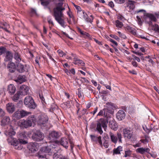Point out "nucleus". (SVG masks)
I'll return each mask as SVG.
<instances>
[{
    "instance_id": "nucleus-64",
    "label": "nucleus",
    "mask_w": 159,
    "mask_h": 159,
    "mask_svg": "<svg viewBox=\"0 0 159 159\" xmlns=\"http://www.w3.org/2000/svg\"><path fill=\"white\" fill-rule=\"evenodd\" d=\"M109 5L111 8H113L114 6V3L112 1H111L109 2Z\"/></svg>"
},
{
    "instance_id": "nucleus-13",
    "label": "nucleus",
    "mask_w": 159,
    "mask_h": 159,
    "mask_svg": "<svg viewBox=\"0 0 159 159\" xmlns=\"http://www.w3.org/2000/svg\"><path fill=\"white\" fill-rule=\"evenodd\" d=\"M69 141L68 139L63 137L61 138L60 140L58 141V142L66 148L67 149L69 146Z\"/></svg>"
},
{
    "instance_id": "nucleus-50",
    "label": "nucleus",
    "mask_w": 159,
    "mask_h": 159,
    "mask_svg": "<svg viewBox=\"0 0 159 159\" xmlns=\"http://www.w3.org/2000/svg\"><path fill=\"white\" fill-rule=\"evenodd\" d=\"M143 15L142 16L139 15V16H136V18L137 19V21L138 22V23L139 25H141L142 23L140 17H141L142 18H143Z\"/></svg>"
},
{
    "instance_id": "nucleus-10",
    "label": "nucleus",
    "mask_w": 159,
    "mask_h": 159,
    "mask_svg": "<svg viewBox=\"0 0 159 159\" xmlns=\"http://www.w3.org/2000/svg\"><path fill=\"white\" fill-rule=\"evenodd\" d=\"M48 118L45 115H41L38 117V123L39 125H44L46 124L48 121Z\"/></svg>"
},
{
    "instance_id": "nucleus-35",
    "label": "nucleus",
    "mask_w": 159,
    "mask_h": 159,
    "mask_svg": "<svg viewBox=\"0 0 159 159\" xmlns=\"http://www.w3.org/2000/svg\"><path fill=\"white\" fill-rule=\"evenodd\" d=\"M152 125L154 126L152 128L151 127V130L154 132L156 131L159 129V123L158 122H154Z\"/></svg>"
},
{
    "instance_id": "nucleus-25",
    "label": "nucleus",
    "mask_w": 159,
    "mask_h": 159,
    "mask_svg": "<svg viewBox=\"0 0 159 159\" xmlns=\"http://www.w3.org/2000/svg\"><path fill=\"white\" fill-rule=\"evenodd\" d=\"M52 155L55 154H57V153L60 150V148L59 146L57 145H53L51 148Z\"/></svg>"
},
{
    "instance_id": "nucleus-54",
    "label": "nucleus",
    "mask_w": 159,
    "mask_h": 159,
    "mask_svg": "<svg viewBox=\"0 0 159 159\" xmlns=\"http://www.w3.org/2000/svg\"><path fill=\"white\" fill-rule=\"evenodd\" d=\"M110 36L112 38H114L117 41H119L120 40V39L117 36L113 35V34H111L110 35Z\"/></svg>"
},
{
    "instance_id": "nucleus-40",
    "label": "nucleus",
    "mask_w": 159,
    "mask_h": 159,
    "mask_svg": "<svg viewBox=\"0 0 159 159\" xmlns=\"http://www.w3.org/2000/svg\"><path fill=\"white\" fill-rule=\"evenodd\" d=\"M149 137L147 135L145 136L144 139H141L140 140L142 143H143L144 144H146L149 142Z\"/></svg>"
},
{
    "instance_id": "nucleus-16",
    "label": "nucleus",
    "mask_w": 159,
    "mask_h": 159,
    "mask_svg": "<svg viewBox=\"0 0 159 159\" xmlns=\"http://www.w3.org/2000/svg\"><path fill=\"white\" fill-rule=\"evenodd\" d=\"M124 136L130 139L133 136V132L132 131L127 129H124L123 130Z\"/></svg>"
},
{
    "instance_id": "nucleus-17",
    "label": "nucleus",
    "mask_w": 159,
    "mask_h": 159,
    "mask_svg": "<svg viewBox=\"0 0 159 159\" xmlns=\"http://www.w3.org/2000/svg\"><path fill=\"white\" fill-rule=\"evenodd\" d=\"M7 111L10 113L13 112L15 110V106L12 103H8L6 105Z\"/></svg>"
},
{
    "instance_id": "nucleus-5",
    "label": "nucleus",
    "mask_w": 159,
    "mask_h": 159,
    "mask_svg": "<svg viewBox=\"0 0 159 159\" xmlns=\"http://www.w3.org/2000/svg\"><path fill=\"white\" fill-rule=\"evenodd\" d=\"M26 137L25 134L24 133H21L20 134L18 140L15 141L13 143V145L16 147L15 148L18 149H21V147H19V146H20L21 144H25L27 143V142L25 140H23L22 139H24Z\"/></svg>"
},
{
    "instance_id": "nucleus-33",
    "label": "nucleus",
    "mask_w": 159,
    "mask_h": 159,
    "mask_svg": "<svg viewBox=\"0 0 159 159\" xmlns=\"http://www.w3.org/2000/svg\"><path fill=\"white\" fill-rule=\"evenodd\" d=\"M74 61L73 63L75 65H81L82 66H84L85 63L84 62L81 60H80L77 57H75L74 58Z\"/></svg>"
},
{
    "instance_id": "nucleus-61",
    "label": "nucleus",
    "mask_w": 159,
    "mask_h": 159,
    "mask_svg": "<svg viewBox=\"0 0 159 159\" xmlns=\"http://www.w3.org/2000/svg\"><path fill=\"white\" fill-rule=\"evenodd\" d=\"M103 113L105 114V112H103V110H101L97 115V116H102L103 115Z\"/></svg>"
},
{
    "instance_id": "nucleus-4",
    "label": "nucleus",
    "mask_w": 159,
    "mask_h": 159,
    "mask_svg": "<svg viewBox=\"0 0 159 159\" xmlns=\"http://www.w3.org/2000/svg\"><path fill=\"white\" fill-rule=\"evenodd\" d=\"M109 120V117H107V119L101 118L97 121V127L96 130L100 134L103 133V131L102 130V127L106 131L107 127V124L108 122V120Z\"/></svg>"
},
{
    "instance_id": "nucleus-39",
    "label": "nucleus",
    "mask_w": 159,
    "mask_h": 159,
    "mask_svg": "<svg viewBox=\"0 0 159 159\" xmlns=\"http://www.w3.org/2000/svg\"><path fill=\"white\" fill-rule=\"evenodd\" d=\"M122 147L121 146H118L116 149H114L113 150V154H120V152L122 151Z\"/></svg>"
},
{
    "instance_id": "nucleus-41",
    "label": "nucleus",
    "mask_w": 159,
    "mask_h": 159,
    "mask_svg": "<svg viewBox=\"0 0 159 159\" xmlns=\"http://www.w3.org/2000/svg\"><path fill=\"white\" fill-rule=\"evenodd\" d=\"M115 23L117 27L121 28L123 26V23L118 20H116Z\"/></svg>"
},
{
    "instance_id": "nucleus-20",
    "label": "nucleus",
    "mask_w": 159,
    "mask_h": 159,
    "mask_svg": "<svg viewBox=\"0 0 159 159\" xmlns=\"http://www.w3.org/2000/svg\"><path fill=\"white\" fill-rule=\"evenodd\" d=\"M16 88L13 84H10L8 86L7 91L11 95L13 94L16 92Z\"/></svg>"
},
{
    "instance_id": "nucleus-57",
    "label": "nucleus",
    "mask_w": 159,
    "mask_h": 159,
    "mask_svg": "<svg viewBox=\"0 0 159 159\" xmlns=\"http://www.w3.org/2000/svg\"><path fill=\"white\" fill-rule=\"evenodd\" d=\"M132 57L134 58V59L135 60H137L138 62H139L140 61V60L139 58L136 56L135 55L133 54L132 55Z\"/></svg>"
},
{
    "instance_id": "nucleus-22",
    "label": "nucleus",
    "mask_w": 159,
    "mask_h": 159,
    "mask_svg": "<svg viewBox=\"0 0 159 159\" xmlns=\"http://www.w3.org/2000/svg\"><path fill=\"white\" fill-rule=\"evenodd\" d=\"M20 126L21 127L26 128L31 127L32 125L26 119V120H23L21 121Z\"/></svg>"
},
{
    "instance_id": "nucleus-3",
    "label": "nucleus",
    "mask_w": 159,
    "mask_h": 159,
    "mask_svg": "<svg viewBox=\"0 0 159 159\" xmlns=\"http://www.w3.org/2000/svg\"><path fill=\"white\" fill-rule=\"evenodd\" d=\"M51 148L49 146L42 147L37 154L36 156L39 159H47V155H52Z\"/></svg>"
},
{
    "instance_id": "nucleus-58",
    "label": "nucleus",
    "mask_w": 159,
    "mask_h": 159,
    "mask_svg": "<svg viewBox=\"0 0 159 159\" xmlns=\"http://www.w3.org/2000/svg\"><path fill=\"white\" fill-rule=\"evenodd\" d=\"M117 3L120 4L123 3L125 2V0H115Z\"/></svg>"
},
{
    "instance_id": "nucleus-34",
    "label": "nucleus",
    "mask_w": 159,
    "mask_h": 159,
    "mask_svg": "<svg viewBox=\"0 0 159 159\" xmlns=\"http://www.w3.org/2000/svg\"><path fill=\"white\" fill-rule=\"evenodd\" d=\"M78 15L80 18H83L85 20L88 17V15L84 11H80L78 12Z\"/></svg>"
},
{
    "instance_id": "nucleus-51",
    "label": "nucleus",
    "mask_w": 159,
    "mask_h": 159,
    "mask_svg": "<svg viewBox=\"0 0 159 159\" xmlns=\"http://www.w3.org/2000/svg\"><path fill=\"white\" fill-rule=\"evenodd\" d=\"M57 52L59 54L60 57H63V56L66 55L65 53H64L62 50L60 49L58 50Z\"/></svg>"
},
{
    "instance_id": "nucleus-8",
    "label": "nucleus",
    "mask_w": 159,
    "mask_h": 159,
    "mask_svg": "<svg viewBox=\"0 0 159 159\" xmlns=\"http://www.w3.org/2000/svg\"><path fill=\"white\" fill-rule=\"evenodd\" d=\"M109 135L110 137L111 141L112 143L116 144L118 140L119 142L122 143V135L120 133H117V135H116L110 132L109 133Z\"/></svg>"
},
{
    "instance_id": "nucleus-42",
    "label": "nucleus",
    "mask_w": 159,
    "mask_h": 159,
    "mask_svg": "<svg viewBox=\"0 0 159 159\" xmlns=\"http://www.w3.org/2000/svg\"><path fill=\"white\" fill-rule=\"evenodd\" d=\"M7 49L5 47L2 46L0 47V56L6 52Z\"/></svg>"
},
{
    "instance_id": "nucleus-29",
    "label": "nucleus",
    "mask_w": 159,
    "mask_h": 159,
    "mask_svg": "<svg viewBox=\"0 0 159 159\" xmlns=\"http://www.w3.org/2000/svg\"><path fill=\"white\" fill-rule=\"evenodd\" d=\"M134 2V1H128V2L126 4L125 7V8L129 7L130 9L132 10L135 7Z\"/></svg>"
},
{
    "instance_id": "nucleus-32",
    "label": "nucleus",
    "mask_w": 159,
    "mask_h": 159,
    "mask_svg": "<svg viewBox=\"0 0 159 159\" xmlns=\"http://www.w3.org/2000/svg\"><path fill=\"white\" fill-rule=\"evenodd\" d=\"M25 77L24 75H19L17 78V79L15 80L17 83L21 84L23 82L25 81Z\"/></svg>"
},
{
    "instance_id": "nucleus-37",
    "label": "nucleus",
    "mask_w": 159,
    "mask_h": 159,
    "mask_svg": "<svg viewBox=\"0 0 159 159\" xmlns=\"http://www.w3.org/2000/svg\"><path fill=\"white\" fill-rule=\"evenodd\" d=\"M126 29L131 34L133 35H135L136 34L135 29L129 26H127L126 27Z\"/></svg>"
},
{
    "instance_id": "nucleus-62",
    "label": "nucleus",
    "mask_w": 159,
    "mask_h": 159,
    "mask_svg": "<svg viewBox=\"0 0 159 159\" xmlns=\"http://www.w3.org/2000/svg\"><path fill=\"white\" fill-rule=\"evenodd\" d=\"M109 40L110 42H111L112 43H114L116 46H117L118 45L117 43L115 41H114V40H113L112 39L110 38L109 39Z\"/></svg>"
},
{
    "instance_id": "nucleus-26",
    "label": "nucleus",
    "mask_w": 159,
    "mask_h": 159,
    "mask_svg": "<svg viewBox=\"0 0 159 159\" xmlns=\"http://www.w3.org/2000/svg\"><path fill=\"white\" fill-rule=\"evenodd\" d=\"M22 95V93L20 91H17L12 97V99L15 102H17Z\"/></svg>"
},
{
    "instance_id": "nucleus-18",
    "label": "nucleus",
    "mask_w": 159,
    "mask_h": 159,
    "mask_svg": "<svg viewBox=\"0 0 159 159\" xmlns=\"http://www.w3.org/2000/svg\"><path fill=\"white\" fill-rule=\"evenodd\" d=\"M125 113L122 110H120L116 114V118L119 120H121L124 119L125 118Z\"/></svg>"
},
{
    "instance_id": "nucleus-47",
    "label": "nucleus",
    "mask_w": 159,
    "mask_h": 159,
    "mask_svg": "<svg viewBox=\"0 0 159 159\" xmlns=\"http://www.w3.org/2000/svg\"><path fill=\"white\" fill-rule=\"evenodd\" d=\"M152 26L154 28V30L159 33V26L157 24H155L154 25Z\"/></svg>"
},
{
    "instance_id": "nucleus-9",
    "label": "nucleus",
    "mask_w": 159,
    "mask_h": 159,
    "mask_svg": "<svg viewBox=\"0 0 159 159\" xmlns=\"http://www.w3.org/2000/svg\"><path fill=\"white\" fill-rule=\"evenodd\" d=\"M60 136L59 134L55 131L51 132L49 134L48 138L52 142H57L56 140Z\"/></svg>"
},
{
    "instance_id": "nucleus-53",
    "label": "nucleus",
    "mask_w": 159,
    "mask_h": 159,
    "mask_svg": "<svg viewBox=\"0 0 159 159\" xmlns=\"http://www.w3.org/2000/svg\"><path fill=\"white\" fill-rule=\"evenodd\" d=\"M118 33L120 37L123 39H125L127 38L126 36L124 34H121L120 32H118Z\"/></svg>"
},
{
    "instance_id": "nucleus-56",
    "label": "nucleus",
    "mask_w": 159,
    "mask_h": 159,
    "mask_svg": "<svg viewBox=\"0 0 159 159\" xmlns=\"http://www.w3.org/2000/svg\"><path fill=\"white\" fill-rule=\"evenodd\" d=\"M5 115L4 111L1 108H0V117H3Z\"/></svg>"
},
{
    "instance_id": "nucleus-44",
    "label": "nucleus",
    "mask_w": 159,
    "mask_h": 159,
    "mask_svg": "<svg viewBox=\"0 0 159 159\" xmlns=\"http://www.w3.org/2000/svg\"><path fill=\"white\" fill-rule=\"evenodd\" d=\"M62 156L61 154H55L53 155V159H62Z\"/></svg>"
},
{
    "instance_id": "nucleus-7",
    "label": "nucleus",
    "mask_w": 159,
    "mask_h": 159,
    "mask_svg": "<svg viewBox=\"0 0 159 159\" xmlns=\"http://www.w3.org/2000/svg\"><path fill=\"white\" fill-rule=\"evenodd\" d=\"M24 102L25 105L30 109H34L36 107V104L33 98L31 96H28L26 97Z\"/></svg>"
},
{
    "instance_id": "nucleus-2",
    "label": "nucleus",
    "mask_w": 159,
    "mask_h": 159,
    "mask_svg": "<svg viewBox=\"0 0 159 159\" xmlns=\"http://www.w3.org/2000/svg\"><path fill=\"white\" fill-rule=\"evenodd\" d=\"M137 13H141L143 14V17L144 20L149 25H152V21L156 22L157 21V19L155 15L151 13H149L146 12L145 10L143 9H141L137 10L136 11Z\"/></svg>"
},
{
    "instance_id": "nucleus-23",
    "label": "nucleus",
    "mask_w": 159,
    "mask_h": 159,
    "mask_svg": "<svg viewBox=\"0 0 159 159\" xmlns=\"http://www.w3.org/2000/svg\"><path fill=\"white\" fill-rule=\"evenodd\" d=\"M8 70L10 72H14L16 69V66L15 64L11 62L8 64L7 66Z\"/></svg>"
},
{
    "instance_id": "nucleus-24",
    "label": "nucleus",
    "mask_w": 159,
    "mask_h": 159,
    "mask_svg": "<svg viewBox=\"0 0 159 159\" xmlns=\"http://www.w3.org/2000/svg\"><path fill=\"white\" fill-rule=\"evenodd\" d=\"M150 151V149L148 148H143V147L138 148L136 150L137 152L141 154H143L145 152L149 153Z\"/></svg>"
},
{
    "instance_id": "nucleus-11",
    "label": "nucleus",
    "mask_w": 159,
    "mask_h": 159,
    "mask_svg": "<svg viewBox=\"0 0 159 159\" xmlns=\"http://www.w3.org/2000/svg\"><path fill=\"white\" fill-rule=\"evenodd\" d=\"M27 147L31 152H34L38 149V144L36 142L30 143L28 144Z\"/></svg>"
},
{
    "instance_id": "nucleus-60",
    "label": "nucleus",
    "mask_w": 159,
    "mask_h": 159,
    "mask_svg": "<svg viewBox=\"0 0 159 159\" xmlns=\"http://www.w3.org/2000/svg\"><path fill=\"white\" fill-rule=\"evenodd\" d=\"M108 143L106 140L103 143V146L106 148H107L108 146Z\"/></svg>"
},
{
    "instance_id": "nucleus-27",
    "label": "nucleus",
    "mask_w": 159,
    "mask_h": 159,
    "mask_svg": "<svg viewBox=\"0 0 159 159\" xmlns=\"http://www.w3.org/2000/svg\"><path fill=\"white\" fill-rule=\"evenodd\" d=\"M27 119L31 125L34 124L36 121V118L34 115L29 116Z\"/></svg>"
},
{
    "instance_id": "nucleus-14",
    "label": "nucleus",
    "mask_w": 159,
    "mask_h": 159,
    "mask_svg": "<svg viewBox=\"0 0 159 159\" xmlns=\"http://www.w3.org/2000/svg\"><path fill=\"white\" fill-rule=\"evenodd\" d=\"M90 137L91 140L92 141L95 142L96 143H98L101 146H102V143L101 139V136H99L98 137H97L95 135H90Z\"/></svg>"
},
{
    "instance_id": "nucleus-48",
    "label": "nucleus",
    "mask_w": 159,
    "mask_h": 159,
    "mask_svg": "<svg viewBox=\"0 0 159 159\" xmlns=\"http://www.w3.org/2000/svg\"><path fill=\"white\" fill-rule=\"evenodd\" d=\"M41 5L44 6H47L50 3L49 0L41 1Z\"/></svg>"
},
{
    "instance_id": "nucleus-21",
    "label": "nucleus",
    "mask_w": 159,
    "mask_h": 159,
    "mask_svg": "<svg viewBox=\"0 0 159 159\" xmlns=\"http://www.w3.org/2000/svg\"><path fill=\"white\" fill-rule=\"evenodd\" d=\"M20 126L21 127L26 128L31 127L32 125L26 119V120H23L21 121Z\"/></svg>"
},
{
    "instance_id": "nucleus-59",
    "label": "nucleus",
    "mask_w": 159,
    "mask_h": 159,
    "mask_svg": "<svg viewBox=\"0 0 159 159\" xmlns=\"http://www.w3.org/2000/svg\"><path fill=\"white\" fill-rule=\"evenodd\" d=\"M75 7L76 9L77 10V14H78V12H79L80 11H82L81 10V8L79 6H75Z\"/></svg>"
},
{
    "instance_id": "nucleus-63",
    "label": "nucleus",
    "mask_w": 159,
    "mask_h": 159,
    "mask_svg": "<svg viewBox=\"0 0 159 159\" xmlns=\"http://www.w3.org/2000/svg\"><path fill=\"white\" fill-rule=\"evenodd\" d=\"M69 72H70V74L71 73L74 75L75 74V70L74 68H72L71 70H70Z\"/></svg>"
},
{
    "instance_id": "nucleus-36",
    "label": "nucleus",
    "mask_w": 159,
    "mask_h": 159,
    "mask_svg": "<svg viewBox=\"0 0 159 159\" xmlns=\"http://www.w3.org/2000/svg\"><path fill=\"white\" fill-rule=\"evenodd\" d=\"M13 116L15 117L17 119H19L22 118L20 110L16 111L14 113Z\"/></svg>"
},
{
    "instance_id": "nucleus-31",
    "label": "nucleus",
    "mask_w": 159,
    "mask_h": 159,
    "mask_svg": "<svg viewBox=\"0 0 159 159\" xmlns=\"http://www.w3.org/2000/svg\"><path fill=\"white\" fill-rule=\"evenodd\" d=\"M6 56L5 60L6 61H11L12 58L13 56L11 52L9 51L6 52Z\"/></svg>"
},
{
    "instance_id": "nucleus-15",
    "label": "nucleus",
    "mask_w": 159,
    "mask_h": 159,
    "mask_svg": "<svg viewBox=\"0 0 159 159\" xmlns=\"http://www.w3.org/2000/svg\"><path fill=\"white\" fill-rule=\"evenodd\" d=\"M9 129L8 130H6L5 131V134L6 136L12 138V136L15 135L16 132L14 130L12 126L11 125H9Z\"/></svg>"
},
{
    "instance_id": "nucleus-6",
    "label": "nucleus",
    "mask_w": 159,
    "mask_h": 159,
    "mask_svg": "<svg viewBox=\"0 0 159 159\" xmlns=\"http://www.w3.org/2000/svg\"><path fill=\"white\" fill-rule=\"evenodd\" d=\"M44 138V135L43 133L39 130L34 131L31 136L32 139L36 142L42 141Z\"/></svg>"
},
{
    "instance_id": "nucleus-45",
    "label": "nucleus",
    "mask_w": 159,
    "mask_h": 159,
    "mask_svg": "<svg viewBox=\"0 0 159 159\" xmlns=\"http://www.w3.org/2000/svg\"><path fill=\"white\" fill-rule=\"evenodd\" d=\"M132 151L130 150H128L125 151V155L124 157H130Z\"/></svg>"
},
{
    "instance_id": "nucleus-12",
    "label": "nucleus",
    "mask_w": 159,
    "mask_h": 159,
    "mask_svg": "<svg viewBox=\"0 0 159 159\" xmlns=\"http://www.w3.org/2000/svg\"><path fill=\"white\" fill-rule=\"evenodd\" d=\"M110 119L109 121V126L112 129L116 130L118 129V125L116 121L113 118L109 117Z\"/></svg>"
},
{
    "instance_id": "nucleus-38",
    "label": "nucleus",
    "mask_w": 159,
    "mask_h": 159,
    "mask_svg": "<svg viewBox=\"0 0 159 159\" xmlns=\"http://www.w3.org/2000/svg\"><path fill=\"white\" fill-rule=\"evenodd\" d=\"M14 58L18 62H20L21 60L20 55L17 52L14 53Z\"/></svg>"
},
{
    "instance_id": "nucleus-46",
    "label": "nucleus",
    "mask_w": 159,
    "mask_h": 159,
    "mask_svg": "<svg viewBox=\"0 0 159 159\" xmlns=\"http://www.w3.org/2000/svg\"><path fill=\"white\" fill-rule=\"evenodd\" d=\"M78 93H77L79 97V98H81L83 97L84 95L83 93L81 90V88H79L78 89Z\"/></svg>"
},
{
    "instance_id": "nucleus-55",
    "label": "nucleus",
    "mask_w": 159,
    "mask_h": 159,
    "mask_svg": "<svg viewBox=\"0 0 159 159\" xmlns=\"http://www.w3.org/2000/svg\"><path fill=\"white\" fill-rule=\"evenodd\" d=\"M81 35L84 36L85 38H89L90 37V35L89 34L84 31L83 32V34H81Z\"/></svg>"
},
{
    "instance_id": "nucleus-28",
    "label": "nucleus",
    "mask_w": 159,
    "mask_h": 159,
    "mask_svg": "<svg viewBox=\"0 0 159 159\" xmlns=\"http://www.w3.org/2000/svg\"><path fill=\"white\" fill-rule=\"evenodd\" d=\"M10 121L11 120L10 117L8 116H6L2 120V125H5L9 124L10 122Z\"/></svg>"
},
{
    "instance_id": "nucleus-49",
    "label": "nucleus",
    "mask_w": 159,
    "mask_h": 159,
    "mask_svg": "<svg viewBox=\"0 0 159 159\" xmlns=\"http://www.w3.org/2000/svg\"><path fill=\"white\" fill-rule=\"evenodd\" d=\"M90 17H91L90 18L88 16V17H87V18L85 20L86 21L88 22L92 23V22H93V15H92L90 16Z\"/></svg>"
},
{
    "instance_id": "nucleus-19",
    "label": "nucleus",
    "mask_w": 159,
    "mask_h": 159,
    "mask_svg": "<svg viewBox=\"0 0 159 159\" xmlns=\"http://www.w3.org/2000/svg\"><path fill=\"white\" fill-rule=\"evenodd\" d=\"M29 87L25 85H22L20 87V92L22 93V95H25L29 93Z\"/></svg>"
},
{
    "instance_id": "nucleus-1",
    "label": "nucleus",
    "mask_w": 159,
    "mask_h": 159,
    "mask_svg": "<svg viewBox=\"0 0 159 159\" xmlns=\"http://www.w3.org/2000/svg\"><path fill=\"white\" fill-rule=\"evenodd\" d=\"M63 3H59L53 10V15L56 20L63 27L65 28V22L62 18L64 17L63 11L65 10V8L62 7Z\"/></svg>"
},
{
    "instance_id": "nucleus-52",
    "label": "nucleus",
    "mask_w": 159,
    "mask_h": 159,
    "mask_svg": "<svg viewBox=\"0 0 159 159\" xmlns=\"http://www.w3.org/2000/svg\"><path fill=\"white\" fill-rule=\"evenodd\" d=\"M39 96L40 99L41 100L42 102V103L43 104L44 103H46L44 98L43 97V94H39Z\"/></svg>"
},
{
    "instance_id": "nucleus-30",
    "label": "nucleus",
    "mask_w": 159,
    "mask_h": 159,
    "mask_svg": "<svg viewBox=\"0 0 159 159\" xmlns=\"http://www.w3.org/2000/svg\"><path fill=\"white\" fill-rule=\"evenodd\" d=\"M26 66L21 64H18L17 67V70L20 73H22L25 71Z\"/></svg>"
},
{
    "instance_id": "nucleus-43",
    "label": "nucleus",
    "mask_w": 159,
    "mask_h": 159,
    "mask_svg": "<svg viewBox=\"0 0 159 159\" xmlns=\"http://www.w3.org/2000/svg\"><path fill=\"white\" fill-rule=\"evenodd\" d=\"M21 118H23L28 115L30 113L28 112L23 110H20Z\"/></svg>"
}]
</instances>
